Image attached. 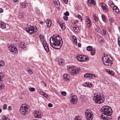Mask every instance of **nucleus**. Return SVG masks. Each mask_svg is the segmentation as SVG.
I'll return each mask as SVG.
<instances>
[{"label":"nucleus","instance_id":"nucleus-1","mask_svg":"<svg viewBox=\"0 0 120 120\" xmlns=\"http://www.w3.org/2000/svg\"><path fill=\"white\" fill-rule=\"evenodd\" d=\"M49 40L51 45L54 49H60L62 45V38L58 35H54L50 38Z\"/></svg>","mask_w":120,"mask_h":120},{"label":"nucleus","instance_id":"nucleus-2","mask_svg":"<svg viewBox=\"0 0 120 120\" xmlns=\"http://www.w3.org/2000/svg\"><path fill=\"white\" fill-rule=\"evenodd\" d=\"M101 111L103 113L101 115V117L102 118L106 120H109L111 119L110 116L112 113V111L111 108L109 106L105 105L102 107Z\"/></svg>","mask_w":120,"mask_h":120},{"label":"nucleus","instance_id":"nucleus-3","mask_svg":"<svg viewBox=\"0 0 120 120\" xmlns=\"http://www.w3.org/2000/svg\"><path fill=\"white\" fill-rule=\"evenodd\" d=\"M93 99L95 102L98 104L102 103L105 100L102 94L98 92L94 94Z\"/></svg>","mask_w":120,"mask_h":120},{"label":"nucleus","instance_id":"nucleus-4","mask_svg":"<svg viewBox=\"0 0 120 120\" xmlns=\"http://www.w3.org/2000/svg\"><path fill=\"white\" fill-rule=\"evenodd\" d=\"M30 106L27 105L23 104L20 107V112L23 115H26L30 112Z\"/></svg>","mask_w":120,"mask_h":120},{"label":"nucleus","instance_id":"nucleus-5","mask_svg":"<svg viewBox=\"0 0 120 120\" xmlns=\"http://www.w3.org/2000/svg\"><path fill=\"white\" fill-rule=\"evenodd\" d=\"M110 57H111L110 55L105 54L102 57V61L104 65L108 66L111 63V60L110 59Z\"/></svg>","mask_w":120,"mask_h":120},{"label":"nucleus","instance_id":"nucleus-6","mask_svg":"<svg viewBox=\"0 0 120 120\" xmlns=\"http://www.w3.org/2000/svg\"><path fill=\"white\" fill-rule=\"evenodd\" d=\"M25 29L26 31L30 34L35 33L37 32V28L35 27L34 28V27L31 26H27Z\"/></svg>","mask_w":120,"mask_h":120},{"label":"nucleus","instance_id":"nucleus-7","mask_svg":"<svg viewBox=\"0 0 120 120\" xmlns=\"http://www.w3.org/2000/svg\"><path fill=\"white\" fill-rule=\"evenodd\" d=\"M85 115L87 120H92L93 118V115L90 110H87L85 112Z\"/></svg>","mask_w":120,"mask_h":120},{"label":"nucleus","instance_id":"nucleus-8","mask_svg":"<svg viewBox=\"0 0 120 120\" xmlns=\"http://www.w3.org/2000/svg\"><path fill=\"white\" fill-rule=\"evenodd\" d=\"M69 99L71 103L73 104H76L78 101L77 96L74 94L71 95L69 97Z\"/></svg>","mask_w":120,"mask_h":120},{"label":"nucleus","instance_id":"nucleus-9","mask_svg":"<svg viewBox=\"0 0 120 120\" xmlns=\"http://www.w3.org/2000/svg\"><path fill=\"white\" fill-rule=\"evenodd\" d=\"M8 48L9 50L13 54H15L17 53V49L14 45H11L8 47Z\"/></svg>","mask_w":120,"mask_h":120},{"label":"nucleus","instance_id":"nucleus-10","mask_svg":"<svg viewBox=\"0 0 120 120\" xmlns=\"http://www.w3.org/2000/svg\"><path fill=\"white\" fill-rule=\"evenodd\" d=\"M85 24L88 26V28H90L91 25V22L89 17L86 16L85 18Z\"/></svg>","mask_w":120,"mask_h":120},{"label":"nucleus","instance_id":"nucleus-11","mask_svg":"<svg viewBox=\"0 0 120 120\" xmlns=\"http://www.w3.org/2000/svg\"><path fill=\"white\" fill-rule=\"evenodd\" d=\"M80 71V69L78 68H75V69L72 70L70 72V74L71 75H73L78 73Z\"/></svg>","mask_w":120,"mask_h":120},{"label":"nucleus","instance_id":"nucleus-12","mask_svg":"<svg viewBox=\"0 0 120 120\" xmlns=\"http://www.w3.org/2000/svg\"><path fill=\"white\" fill-rule=\"evenodd\" d=\"M100 6L104 12H106L108 10V8L107 5L104 3H101Z\"/></svg>","mask_w":120,"mask_h":120},{"label":"nucleus","instance_id":"nucleus-13","mask_svg":"<svg viewBox=\"0 0 120 120\" xmlns=\"http://www.w3.org/2000/svg\"><path fill=\"white\" fill-rule=\"evenodd\" d=\"M35 113L34 116L35 117L40 118L42 117L43 115L42 114L41 112L40 111H36Z\"/></svg>","mask_w":120,"mask_h":120},{"label":"nucleus","instance_id":"nucleus-14","mask_svg":"<svg viewBox=\"0 0 120 120\" xmlns=\"http://www.w3.org/2000/svg\"><path fill=\"white\" fill-rule=\"evenodd\" d=\"M58 23L62 30L65 29V24L64 23H63L62 21H59L58 22Z\"/></svg>","mask_w":120,"mask_h":120},{"label":"nucleus","instance_id":"nucleus-15","mask_svg":"<svg viewBox=\"0 0 120 120\" xmlns=\"http://www.w3.org/2000/svg\"><path fill=\"white\" fill-rule=\"evenodd\" d=\"M46 22L47 27L48 28L50 27L51 26L52 24V22L51 20L49 19H46L45 21Z\"/></svg>","mask_w":120,"mask_h":120},{"label":"nucleus","instance_id":"nucleus-16","mask_svg":"<svg viewBox=\"0 0 120 120\" xmlns=\"http://www.w3.org/2000/svg\"><path fill=\"white\" fill-rule=\"evenodd\" d=\"M43 44L46 51L47 52H48L49 51V48L48 47L47 43L45 41H44L43 42Z\"/></svg>","mask_w":120,"mask_h":120},{"label":"nucleus","instance_id":"nucleus-17","mask_svg":"<svg viewBox=\"0 0 120 120\" xmlns=\"http://www.w3.org/2000/svg\"><path fill=\"white\" fill-rule=\"evenodd\" d=\"M63 78L65 81H67L70 79L69 75L67 74H64L63 76Z\"/></svg>","mask_w":120,"mask_h":120},{"label":"nucleus","instance_id":"nucleus-18","mask_svg":"<svg viewBox=\"0 0 120 120\" xmlns=\"http://www.w3.org/2000/svg\"><path fill=\"white\" fill-rule=\"evenodd\" d=\"M88 56H83L82 55L81 62H85L88 60Z\"/></svg>","mask_w":120,"mask_h":120},{"label":"nucleus","instance_id":"nucleus-19","mask_svg":"<svg viewBox=\"0 0 120 120\" xmlns=\"http://www.w3.org/2000/svg\"><path fill=\"white\" fill-rule=\"evenodd\" d=\"M40 94L42 95L44 97H45L48 99H49V98L48 96V95L45 93L43 92L42 90H41Z\"/></svg>","mask_w":120,"mask_h":120},{"label":"nucleus","instance_id":"nucleus-20","mask_svg":"<svg viewBox=\"0 0 120 120\" xmlns=\"http://www.w3.org/2000/svg\"><path fill=\"white\" fill-rule=\"evenodd\" d=\"M40 94L42 95L44 97H45L48 99H49V98L48 96V95L45 93L43 92L42 90H41Z\"/></svg>","mask_w":120,"mask_h":120},{"label":"nucleus","instance_id":"nucleus-21","mask_svg":"<svg viewBox=\"0 0 120 120\" xmlns=\"http://www.w3.org/2000/svg\"><path fill=\"white\" fill-rule=\"evenodd\" d=\"M84 85L85 87H88L90 88H91L92 86V84L89 82H85Z\"/></svg>","mask_w":120,"mask_h":120},{"label":"nucleus","instance_id":"nucleus-22","mask_svg":"<svg viewBox=\"0 0 120 120\" xmlns=\"http://www.w3.org/2000/svg\"><path fill=\"white\" fill-rule=\"evenodd\" d=\"M5 26V25L4 22L0 21V27L3 29H4L6 28Z\"/></svg>","mask_w":120,"mask_h":120},{"label":"nucleus","instance_id":"nucleus-23","mask_svg":"<svg viewBox=\"0 0 120 120\" xmlns=\"http://www.w3.org/2000/svg\"><path fill=\"white\" fill-rule=\"evenodd\" d=\"M113 10L114 11L116 12V13L119 12V10L117 6H114L113 7Z\"/></svg>","mask_w":120,"mask_h":120},{"label":"nucleus","instance_id":"nucleus-24","mask_svg":"<svg viewBox=\"0 0 120 120\" xmlns=\"http://www.w3.org/2000/svg\"><path fill=\"white\" fill-rule=\"evenodd\" d=\"M109 22L110 25H112V23L114 22V20L112 18H109Z\"/></svg>","mask_w":120,"mask_h":120},{"label":"nucleus","instance_id":"nucleus-25","mask_svg":"<svg viewBox=\"0 0 120 120\" xmlns=\"http://www.w3.org/2000/svg\"><path fill=\"white\" fill-rule=\"evenodd\" d=\"M80 27L79 26H74L73 27V28L75 32H77V31L78 30H79L80 29Z\"/></svg>","mask_w":120,"mask_h":120},{"label":"nucleus","instance_id":"nucleus-26","mask_svg":"<svg viewBox=\"0 0 120 120\" xmlns=\"http://www.w3.org/2000/svg\"><path fill=\"white\" fill-rule=\"evenodd\" d=\"M26 71L28 72L30 74H33V72L28 67L27 68Z\"/></svg>","mask_w":120,"mask_h":120},{"label":"nucleus","instance_id":"nucleus-27","mask_svg":"<svg viewBox=\"0 0 120 120\" xmlns=\"http://www.w3.org/2000/svg\"><path fill=\"white\" fill-rule=\"evenodd\" d=\"M76 18H77L79 19V20L80 22H81L82 20V18L81 16L79 15H76Z\"/></svg>","mask_w":120,"mask_h":120},{"label":"nucleus","instance_id":"nucleus-28","mask_svg":"<svg viewBox=\"0 0 120 120\" xmlns=\"http://www.w3.org/2000/svg\"><path fill=\"white\" fill-rule=\"evenodd\" d=\"M88 2L89 3L94 5H95L96 4V3L94 0H88Z\"/></svg>","mask_w":120,"mask_h":120},{"label":"nucleus","instance_id":"nucleus-29","mask_svg":"<svg viewBox=\"0 0 120 120\" xmlns=\"http://www.w3.org/2000/svg\"><path fill=\"white\" fill-rule=\"evenodd\" d=\"M81 56L82 55L77 56L76 57L77 60L81 62Z\"/></svg>","mask_w":120,"mask_h":120},{"label":"nucleus","instance_id":"nucleus-30","mask_svg":"<svg viewBox=\"0 0 120 120\" xmlns=\"http://www.w3.org/2000/svg\"><path fill=\"white\" fill-rule=\"evenodd\" d=\"M93 17L95 22H97L98 21V19L96 15H94L93 16Z\"/></svg>","mask_w":120,"mask_h":120},{"label":"nucleus","instance_id":"nucleus-31","mask_svg":"<svg viewBox=\"0 0 120 120\" xmlns=\"http://www.w3.org/2000/svg\"><path fill=\"white\" fill-rule=\"evenodd\" d=\"M107 71L108 73L111 75H113L114 74V73L113 71L109 70Z\"/></svg>","mask_w":120,"mask_h":120},{"label":"nucleus","instance_id":"nucleus-32","mask_svg":"<svg viewBox=\"0 0 120 120\" xmlns=\"http://www.w3.org/2000/svg\"><path fill=\"white\" fill-rule=\"evenodd\" d=\"M4 75L3 73L0 72V82L1 81V79L3 78Z\"/></svg>","mask_w":120,"mask_h":120},{"label":"nucleus","instance_id":"nucleus-33","mask_svg":"<svg viewBox=\"0 0 120 120\" xmlns=\"http://www.w3.org/2000/svg\"><path fill=\"white\" fill-rule=\"evenodd\" d=\"M21 44H20V47H21V48H22L23 49H24L25 47V43L23 42L22 43V42L21 43Z\"/></svg>","mask_w":120,"mask_h":120},{"label":"nucleus","instance_id":"nucleus-34","mask_svg":"<svg viewBox=\"0 0 120 120\" xmlns=\"http://www.w3.org/2000/svg\"><path fill=\"white\" fill-rule=\"evenodd\" d=\"M92 47L91 46H88L87 47V50L89 51H91L92 50Z\"/></svg>","mask_w":120,"mask_h":120},{"label":"nucleus","instance_id":"nucleus-35","mask_svg":"<svg viewBox=\"0 0 120 120\" xmlns=\"http://www.w3.org/2000/svg\"><path fill=\"white\" fill-rule=\"evenodd\" d=\"M59 64L60 65H62L64 64V62L63 60H60L59 61Z\"/></svg>","mask_w":120,"mask_h":120},{"label":"nucleus","instance_id":"nucleus-36","mask_svg":"<svg viewBox=\"0 0 120 120\" xmlns=\"http://www.w3.org/2000/svg\"><path fill=\"white\" fill-rule=\"evenodd\" d=\"M44 36H43L42 35H40V40L43 41H43H44Z\"/></svg>","mask_w":120,"mask_h":120},{"label":"nucleus","instance_id":"nucleus-37","mask_svg":"<svg viewBox=\"0 0 120 120\" xmlns=\"http://www.w3.org/2000/svg\"><path fill=\"white\" fill-rule=\"evenodd\" d=\"M21 7L22 8H25L26 6V4L25 3H22L20 4Z\"/></svg>","mask_w":120,"mask_h":120},{"label":"nucleus","instance_id":"nucleus-38","mask_svg":"<svg viewBox=\"0 0 120 120\" xmlns=\"http://www.w3.org/2000/svg\"><path fill=\"white\" fill-rule=\"evenodd\" d=\"M95 76L93 74H90V77L92 79H94L95 78Z\"/></svg>","mask_w":120,"mask_h":120},{"label":"nucleus","instance_id":"nucleus-39","mask_svg":"<svg viewBox=\"0 0 120 120\" xmlns=\"http://www.w3.org/2000/svg\"><path fill=\"white\" fill-rule=\"evenodd\" d=\"M102 19L103 20L104 22H105L106 21V18L105 16L103 14L101 16Z\"/></svg>","mask_w":120,"mask_h":120},{"label":"nucleus","instance_id":"nucleus-40","mask_svg":"<svg viewBox=\"0 0 120 120\" xmlns=\"http://www.w3.org/2000/svg\"><path fill=\"white\" fill-rule=\"evenodd\" d=\"M4 65V61H0V68L1 67H3Z\"/></svg>","mask_w":120,"mask_h":120},{"label":"nucleus","instance_id":"nucleus-41","mask_svg":"<svg viewBox=\"0 0 120 120\" xmlns=\"http://www.w3.org/2000/svg\"><path fill=\"white\" fill-rule=\"evenodd\" d=\"M90 74L86 73L84 75V77L85 78H87L88 77H90Z\"/></svg>","mask_w":120,"mask_h":120},{"label":"nucleus","instance_id":"nucleus-42","mask_svg":"<svg viewBox=\"0 0 120 120\" xmlns=\"http://www.w3.org/2000/svg\"><path fill=\"white\" fill-rule=\"evenodd\" d=\"M90 52V53L92 55H94L95 53V51L94 49H92L91 50Z\"/></svg>","mask_w":120,"mask_h":120},{"label":"nucleus","instance_id":"nucleus-43","mask_svg":"<svg viewBox=\"0 0 120 120\" xmlns=\"http://www.w3.org/2000/svg\"><path fill=\"white\" fill-rule=\"evenodd\" d=\"M4 84H0V90L2 89L4 87Z\"/></svg>","mask_w":120,"mask_h":120},{"label":"nucleus","instance_id":"nucleus-44","mask_svg":"<svg viewBox=\"0 0 120 120\" xmlns=\"http://www.w3.org/2000/svg\"><path fill=\"white\" fill-rule=\"evenodd\" d=\"M74 120H81L79 116H77L75 118Z\"/></svg>","mask_w":120,"mask_h":120},{"label":"nucleus","instance_id":"nucleus-45","mask_svg":"<svg viewBox=\"0 0 120 120\" xmlns=\"http://www.w3.org/2000/svg\"><path fill=\"white\" fill-rule=\"evenodd\" d=\"M55 6L56 8H58L59 7V6H60V4H59V3H58L59 4H58L57 2H55Z\"/></svg>","mask_w":120,"mask_h":120},{"label":"nucleus","instance_id":"nucleus-46","mask_svg":"<svg viewBox=\"0 0 120 120\" xmlns=\"http://www.w3.org/2000/svg\"><path fill=\"white\" fill-rule=\"evenodd\" d=\"M2 120H10L9 118L6 117L4 116L3 117L2 119Z\"/></svg>","mask_w":120,"mask_h":120},{"label":"nucleus","instance_id":"nucleus-47","mask_svg":"<svg viewBox=\"0 0 120 120\" xmlns=\"http://www.w3.org/2000/svg\"><path fill=\"white\" fill-rule=\"evenodd\" d=\"M98 41L99 42H103V39L101 37L100 38L98 39Z\"/></svg>","mask_w":120,"mask_h":120},{"label":"nucleus","instance_id":"nucleus-48","mask_svg":"<svg viewBox=\"0 0 120 120\" xmlns=\"http://www.w3.org/2000/svg\"><path fill=\"white\" fill-rule=\"evenodd\" d=\"M61 94L64 96H65L66 95V93L65 91H62L61 92Z\"/></svg>","mask_w":120,"mask_h":120},{"label":"nucleus","instance_id":"nucleus-49","mask_svg":"<svg viewBox=\"0 0 120 120\" xmlns=\"http://www.w3.org/2000/svg\"><path fill=\"white\" fill-rule=\"evenodd\" d=\"M41 84L43 86L45 87L46 86V84L44 83L43 81L41 82Z\"/></svg>","mask_w":120,"mask_h":120},{"label":"nucleus","instance_id":"nucleus-50","mask_svg":"<svg viewBox=\"0 0 120 120\" xmlns=\"http://www.w3.org/2000/svg\"><path fill=\"white\" fill-rule=\"evenodd\" d=\"M64 15L65 16H68L69 15V13L68 11H67L66 12L64 13Z\"/></svg>","mask_w":120,"mask_h":120},{"label":"nucleus","instance_id":"nucleus-51","mask_svg":"<svg viewBox=\"0 0 120 120\" xmlns=\"http://www.w3.org/2000/svg\"><path fill=\"white\" fill-rule=\"evenodd\" d=\"M103 33L102 34V35H105L106 34V30L105 29H103Z\"/></svg>","mask_w":120,"mask_h":120},{"label":"nucleus","instance_id":"nucleus-52","mask_svg":"<svg viewBox=\"0 0 120 120\" xmlns=\"http://www.w3.org/2000/svg\"><path fill=\"white\" fill-rule=\"evenodd\" d=\"M36 11L37 14H39L40 13V11H39V9L38 8H36Z\"/></svg>","mask_w":120,"mask_h":120},{"label":"nucleus","instance_id":"nucleus-53","mask_svg":"<svg viewBox=\"0 0 120 120\" xmlns=\"http://www.w3.org/2000/svg\"><path fill=\"white\" fill-rule=\"evenodd\" d=\"M19 40V39L17 38H15L14 39V41L16 42H18Z\"/></svg>","mask_w":120,"mask_h":120},{"label":"nucleus","instance_id":"nucleus-54","mask_svg":"<svg viewBox=\"0 0 120 120\" xmlns=\"http://www.w3.org/2000/svg\"><path fill=\"white\" fill-rule=\"evenodd\" d=\"M74 44L75 45H76L77 44V41L76 39H75L74 41Z\"/></svg>","mask_w":120,"mask_h":120},{"label":"nucleus","instance_id":"nucleus-55","mask_svg":"<svg viewBox=\"0 0 120 120\" xmlns=\"http://www.w3.org/2000/svg\"><path fill=\"white\" fill-rule=\"evenodd\" d=\"M7 105L6 104H5L4 106V109H7Z\"/></svg>","mask_w":120,"mask_h":120},{"label":"nucleus","instance_id":"nucleus-56","mask_svg":"<svg viewBox=\"0 0 120 120\" xmlns=\"http://www.w3.org/2000/svg\"><path fill=\"white\" fill-rule=\"evenodd\" d=\"M48 106L49 107H51L52 106V105L50 103H49L48 104Z\"/></svg>","mask_w":120,"mask_h":120},{"label":"nucleus","instance_id":"nucleus-57","mask_svg":"<svg viewBox=\"0 0 120 120\" xmlns=\"http://www.w3.org/2000/svg\"><path fill=\"white\" fill-rule=\"evenodd\" d=\"M20 15H21V16L20 15H19V18H22L23 17V14H20Z\"/></svg>","mask_w":120,"mask_h":120},{"label":"nucleus","instance_id":"nucleus-58","mask_svg":"<svg viewBox=\"0 0 120 120\" xmlns=\"http://www.w3.org/2000/svg\"><path fill=\"white\" fill-rule=\"evenodd\" d=\"M64 19L65 20H67L68 19V17L66 16H64L63 17Z\"/></svg>","mask_w":120,"mask_h":120},{"label":"nucleus","instance_id":"nucleus-59","mask_svg":"<svg viewBox=\"0 0 120 120\" xmlns=\"http://www.w3.org/2000/svg\"><path fill=\"white\" fill-rule=\"evenodd\" d=\"M29 90H34L35 89L31 87L29 88Z\"/></svg>","mask_w":120,"mask_h":120},{"label":"nucleus","instance_id":"nucleus-60","mask_svg":"<svg viewBox=\"0 0 120 120\" xmlns=\"http://www.w3.org/2000/svg\"><path fill=\"white\" fill-rule=\"evenodd\" d=\"M65 4H67L68 3V0H63Z\"/></svg>","mask_w":120,"mask_h":120},{"label":"nucleus","instance_id":"nucleus-61","mask_svg":"<svg viewBox=\"0 0 120 120\" xmlns=\"http://www.w3.org/2000/svg\"><path fill=\"white\" fill-rule=\"evenodd\" d=\"M109 5L110 6H111L110 4L111 5H114V4L113 3V2H111L110 4V3H109Z\"/></svg>","mask_w":120,"mask_h":120},{"label":"nucleus","instance_id":"nucleus-62","mask_svg":"<svg viewBox=\"0 0 120 120\" xmlns=\"http://www.w3.org/2000/svg\"><path fill=\"white\" fill-rule=\"evenodd\" d=\"M81 98H83L84 100L85 99H86V97L85 96H81Z\"/></svg>","mask_w":120,"mask_h":120},{"label":"nucleus","instance_id":"nucleus-63","mask_svg":"<svg viewBox=\"0 0 120 120\" xmlns=\"http://www.w3.org/2000/svg\"><path fill=\"white\" fill-rule=\"evenodd\" d=\"M78 46L79 47H81V44L80 43H79L78 45Z\"/></svg>","mask_w":120,"mask_h":120},{"label":"nucleus","instance_id":"nucleus-64","mask_svg":"<svg viewBox=\"0 0 120 120\" xmlns=\"http://www.w3.org/2000/svg\"><path fill=\"white\" fill-rule=\"evenodd\" d=\"M8 109L9 110H11V106H9L8 107Z\"/></svg>","mask_w":120,"mask_h":120}]
</instances>
